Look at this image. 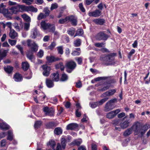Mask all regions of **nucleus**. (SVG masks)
<instances>
[{
	"label": "nucleus",
	"instance_id": "1",
	"mask_svg": "<svg viewBox=\"0 0 150 150\" xmlns=\"http://www.w3.org/2000/svg\"><path fill=\"white\" fill-rule=\"evenodd\" d=\"M132 127L134 131V135L140 134L141 136H143L148 128L146 125L142 126L138 122L134 123Z\"/></svg>",
	"mask_w": 150,
	"mask_h": 150
},
{
	"label": "nucleus",
	"instance_id": "2",
	"mask_svg": "<svg viewBox=\"0 0 150 150\" xmlns=\"http://www.w3.org/2000/svg\"><path fill=\"white\" fill-rule=\"evenodd\" d=\"M19 11H29L32 12H37L38 11L37 8L34 7L33 6H26L23 5H18Z\"/></svg>",
	"mask_w": 150,
	"mask_h": 150
},
{
	"label": "nucleus",
	"instance_id": "3",
	"mask_svg": "<svg viewBox=\"0 0 150 150\" xmlns=\"http://www.w3.org/2000/svg\"><path fill=\"white\" fill-rule=\"evenodd\" d=\"M116 55V53H112L105 56L103 59L105 64L108 65L114 63V57Z\"/></svg>",
	"mask_w": 150,
	"mask_h": 150
},
{
	"label": "nucleus",
	"instance_id": "4",
	"mask_svg": "<svg viewBox=\"0 0 150 150\" xmlns=\"http://www.w3.org/2000/svg\"><path fill=\"white\" fill-rule=\"evenodd\" d=\"M27 44L28 47H30V50L32 52H36L38 48V45L34 42L31 40H27Z\"/></svg>",
	"mask_w": 150,
	"mask_h": 150
},
{
	"label": "nucleus",
	"instance_id": "5",
	"mask_svg": "<svg viewBox=\"0 0 150 150\" xmlns=\"http://www.w3.org/2000/svg\"><path fill=\"white\" fill-rule=\"evenodd\" d=\"M109 37V36L104 31L98 33L95 36L96 39L98 41L106 40Z\"/></svg>",
	"mask_w": 150,
	"mask_h": 150
},
{
	"label": "nucleus",
	"instance_id": "6",
	"mask_svg": "<svg viewBox=\"0 0 150 150\" xmlns=\"http://www.w3.org/2000/svg\"><path fill=\"white\" fill-rule=\"evenodd\" d=\"M115 82V81L114 80L112 79L108 83H105L103 84L100 87H99L98 88V91H104L108 89L110 87V84L111 83H114Z\"/></svg>",
	"mask_w": 150,
	"mask_h": 150
},
{
	"label": "nucleus",
	"instance_id": "7",
	"mask_svg": "<svg viewBox=\"0 0 150 150\" xmlns=\"http://www.w3.org/2000/svg\"><path fill=\"white\" fill-rule=\"evenodd\" d=\"M76 66V63L74 61H71L68 62L66 64V67L69 69H67V72L71 73L75 69Z\"/></svg>",
	"mask_w": 150,
	"mask_h": 150
},
{
	"label": "nucleus",
	"instance_id": "8",
	"mask_svg": "<svg viewBox=\"0 0 150 150\" xmlns=\"http://www.w3.org/2000/svg\"><path fill=\"white\" fill-rule=\"evenodd\" d=\"M120 111V110L119 109L111 111L106 114V117L110 119H113Z\"/></svg>",
	"mask_w": 150,
	"mask_h": 150
},
{
	"label": "nucleus",
	"instance_id": "9",
	"mask_svg": "<svg viewBox=\"0 0 150 150\" xmlns=\"http://www.w3.org/2000/svg\"><path fill=\"white\" fill-rule=\"evenodd\" d=\"M101 14V11L98 9H96L93 11L90 12L88 13L89 16L95 17L100 16Z\"/></svg>",
	"mask_w": 150,
	"mask_h": 150
},
{
	"label": "nucleus",
	"instance_id": "10",
	"mask_svg": "<svg viewBox=\"0 0 150 150\" xmlns=\"http://www.w3.org/2000/svg\"><path fill=\"white\" fill-rule=\"evenodd\" d=\"M131 122L130 119H127L126 120L120 122L119 124L121 128L124 129L129 126V123Z\"/></svg>",
	"mask_w": 150,
	"mask_h": 150
},
{
	"label": "nucleus",
	"instance_id": "11",
	"mask_svg": "<svg viewBox=\"0 0 150 150\" xmlns=\"http://www.w3.org/2000/svg\"><path fill=\"white\" fill-rule=\"evenodd\" d=\"M43 111L47 115L52 116L54 115V111L52 108L45 107L43 108Z\"/></svg>",
	"mask_w": 150,
	"mask_h": 150
},
{
	"label": "nucleus",
	"instance_id": "12",
	"mask_svg": "<svg viewBox=\"0 0 150 150\" xmlns=\"http://www.w3.org/2000/svg\"><path fill=\"white\" fill-rule=\"evenodd\" d=\"M42 67L43 70L42 73L43 75L45 76H48L50 73V67H48L46 65H43L42 66Z\"/></svg>",
	"mask_w": 150,
	"mask_h": 150
},
{
	"label": "nucleus",
	"instance_id": "13",
	"mask_svg": "<svg viewBox=\"0 0 150 150\" xmlns=\"http://www.w3.org/2000/svg\"><path fill=\"white\" fill-rule=\"evenodd\" d=\"M66 140L64 138H62L61 139V146L59 143H58L57 147L56 150H61V148L64 149L66 145Z\"/></svg>",
	"mask_w": 150,
	"mask_h": 150
},
{
	"label": "nucleus",
	"instance_id": "14",
	"mask_svg": "<svg viewBox=\"0 0 150 150\" xmlns=\"http://www.w3.org/2000/svg\"><path fill=\"white\" fill-rule=\"evenodd\" d=\"M9 10L11 14H16L19 12L18 5L16 6H13L9 8Z\"/></svg>",
	"mask_w": 150,
	"mask_h": 150
},
{
	"label": "nucleus",
	"instance_id": "15",
	"mask_svg": "<svg viewBox=\"0 0 150 150\" xmlns=\"http://www.w3.org/2000/svg\"><path fill=\"white\" fill-rule=\"evenodd\" d=\"M114 108V107L113 104H110L108 102L105 105L104 110L105 112H108L112 110Z\"/></svg>",
	"mask_w": 150,
	"mask_h": 150
},
{
	"label": "nucleus",
	"instance_id": "16",
	"mask_svg": "<svg viewBox=\"0 0 150 150\" xmlns=\"http://www.w3.org/2000/svg\"><path fill=\"white\" fill-rule=\"evenodd\" d=\"M116 91V90L115 89L110 90L103 93L102 94V96L103 97L111 96L113 95L115 93Z\"/></svg>",
	"mask_w": 150,
	"mask_h": 150
},
{
	"label": "nucleus",
	"instance_id": "17",
	"mask_svg": "<svg viewBox=\"0 0 150 150\" xmlns=\"http://www.w3.org/2000/svg\"><path fill=\"white\" fill-rule=\"evenodd\" d=\"M78 127V124L75 123H70L68 125L67 127V129L68 130H74L75 129L77 128Z\"/></svg>",
	"mask_w": 150,
	"mask_h": 150
},
{
	"label": "nucleus",
	"instance_id": "18",
	"mask_svg": "<svg viewBox=\"0 0 150 150\" xmlns=\"http://www.w3.org/2000/svg\"><path fill=\"white\" fill-rule=\"evenodd\" d=\"M9 37L12 39H14L18 36L17 33L13 29L10 30Z\"/></svg>",
	"mask_w": 150,
	"mask_h": 150
},
{
	"label": "nucleus",
	"instance_id": "19",
	"mask_svg": "<svg viewBox=\"0 0 150 150\" xmlns=\"http://www.w3.org/2000/svg\"><path fill=\"white\" fill-rule=\"evenodd\" d=\"M9 49L7 50H0V62L4 57H6Z\"/></svg>",
	"mask_w": 150,
	"mask_h": 150
},
{
	"label": "nucleus",
	"instance_id": "20",
	"mask_svg": "<svg viewBox=\"0 0 150 150\" xmlns=\"http://www.w3.org/2000/svg\"><path fill=\"white\" fill-rule=\"evenodd\" d=\"M46 59L49 62L51 63L59 61L60 59L58 57H55L53 56H49L47 57Z\"/></svg>",
	"mask_w": 150,
	"mask_h": 150
},
{
	"label": "nucleus",
	"instance_id": "21",
	"mask_svg": "<svg viewBox=\"0 0 150 150\" xmlns=\"http://www.w3.org/2000/svg\"><path fill=\"white\" fill-rule=\"evenodd\" d=\"M42 28L44 30H48L50 28L51 24L50 23H46L44 21H42L40 23Z\"/></svg>",
	"mask_w": 150,
	"mask_h": 150
},
{
	"label": "nucleus",
	"instance_id": "22",
	"mask_svg": "<svg viewBox=\"0 0 150 150\" xmlns=\"http://www.w3.org/2000/svg\"><path fill=\"white\" fill-rule=\"evenodd\" d=\"M51 79L54 81H58L59 80V74L58 72L54 73L50 76Z\"/></svg>",
	"mask_w": 150,
	"mask_h": 150
},
{
	"label": "nucleus",
	"instance_id": "23",
	"mask_svg": "<svg viewBox=\"0 0 150 150\" xmlns=\"http://www.w3.org/2000/svg\"><path fill=\"white\" fill-rule=\"evenodd\" d=\"M0 127L2 129L6 130L9 128V126L6 123L0 120Z\"/></svg>",
	"mask_w": 150,
	"mask_h": 150
},
{
	"label": "nucleus",
	"instance_id": "24",
	"mask_svg": "<svg viewBox=\"0 0 150 150\" xmlns=\"http://www.w3.org/2000/svg\"><path fill=\"white\" fill-rule=\"evenodd\" d=\"M93 22L97 25H102L105 23V20L102 18H98L95 19Z\"/></svg>",
	"mask_w": 150,
	"mask_h": 150
},
{
	"label": "nucleus",
	"instance_id": "25",
	"mask_svg": "<svg viewBox=\"0 0 150 150\" xmlns=\"http://www.w3.org/2000/svg\"><path fill=\"white\" fill-rule=\"evenodd\" d=\"M14 78L15 81L17 82L20 81L22 80V76L21 74L18 73L16 74L14 76Z\"/></svg>",
	"mask_w": 150,
	"mask_h": 150
},
{
	"label": "nucleus",
	"instance_id": "26",
	"mask_svg": "<svg viewBox=\"0 0 150 150\" xmlns=\"http://www.w3.org/2000/svg\"><path fill=\"white\" fill-rule=\"evenodd\" d=\"M46 83L47 86L49 88H52L54 86L53 82L51 80L48 79H46Z\"/></svg>",
	"mask_w": 150,
	"mask_h": 150
},
{
	"label": "nucleus",
	"instance_id": "27",
	"mask_svg": "<svg viewBox=\"0 0 150 150\" xmlns=\"http://www.w3.org/2000/svg\"><path fill=\"white\" fill-rule=\"evenodd\" d=\"M133 129L131 127L130 128L127 129L124 132L123 135L125 136H127L130 135L132 132Z\"/></svg>",
	"mask_w": 150,
	"mask_h": 150
},
{
	"label": "nucleus",
	"instance_id": "28",
	"mask_svg": "<svg viewBox=\"0 0 150 150\" xmlns=\"http://www.w3.org/2000/svg\"><path fill=\"white\" fill-rule=\"evenodd\" d=\"M27 58L31 61L33 62L34 57L33 52H28L26 54Z\"/></svg>",
	"mask_w": 150,
	"mask_h": 150
},
{
	"label": "nucleus",
	"instance_id": "29",
	"mask_svg": "<svg viewBox=\"0 0 150 150\" xmlns=\"http://www.w3.org/2000/svg\"><path fill=\"white\" fill-rule=\"evenodd\" d=\"M22 68L25 71L27 70L29 67V64L27 62H23L22 64Z\"/></svg>",
	"mask_w": 150,
	"mask_h": 150
},
{
	"label": "nucleus",
	"instance_id": "30",
	"mask_svg": "<svg viewBox=\"0 0 150 150\" xmlns=\"http://www.w3.org/2000/svg\"><path fill=\"white\" fill-rule=\"evenodd\" d=\"M4 70L7 73H10L11 72L13 69V67L10 66L4 67Z\"/></svg>",
	"mask_w": 150,
	"mask_h": 150
},
{
	"label": "nucleus",
	"instance_id": "31",
	"mask_svg": "<svg viewBox=\"0 0 150 150\" xmlns=\"http://www.w3.org/2000/svg\"><path fill=\"white\" fill-rule=\"evenodd\" d=\"M22 17L25 21L28 22H30L31 21L30 17L26 14H24L21 15Z\"/></svg>",
	"mask_w": 150,
	"mask_h": 150
},
{
	"label": "nucleus",
	"instance_id": "32",
	"mask_svg": "<svg viewBox=\"0 0 150 150\" xmlns=\"http://www.w3.org/2000/svg\"><path fill=\"white\" fill-rule=\"evenodd\" d=\"M75 30L74 28H71L68 29L67 30V32L68 34L71 36H73L75 33Z\"/></svg>",
	"mask_w": 150,
	"mask_h": 150
},
{
	"label": "nucleus",
	"instance_id": "33",
	"mask_svg": "<svg viewBox=\"0 0 150 150\" xmlns=\"http://www.w3.org/2000/svg\"><path fill=\"white\" fill-rule=\"evenodd\" d=\"M13 132L11 130H9L8 132V136L7 139L10 141H12L13 138Z\"/></svg>",
	"mask_w": 150,
	"mask_h": 150
},
{
	"label": "nucleus",
	"instance_id": "34",
	"mask_svg": "<svg viewBox=\"0 0 150 150\" xmlns=\"http://www.w3.org/2000/svg\"><path fill=\"white\" fill-rule=\"evenodd\" d=\"M83 34V31L82 29H78L76 31V33L74 36V37L77 36H81Z\"/></svg>",
	"mask_w": 150,
	"mask_h": 150
},
{
	"label": "nucleus",
	"instance_id": "35",
	"mask_svg": "<svg viewBox=\"0 0 150 150\" xmlns=\"http://www.w3.org/2000/svg\"><path fill=\"white\" fill-rule=\"evenodd\" d=\"M31 38H35L37 34V30L36 28H35L33 29L32 31Z\"/></svg>",
	"mask_w": 150,
	"mask_h": 150
},
{
	"label": "nucleus",
	"instance_id": "36",
	"mask_svg": "<svg viewBox=\"0 0 150 150\" xmlns=\"http://www.w3.org/2000/svg\"><path fill=\"white\" fill-rule=\"evenodd\" d=\"M56 68L57 69L60 68L62 71L64 70V66L62 62H60L59 64L56 65Z\"/></svg>",
	"mask_w": 150,
	"mask_h": 150
},
{
	"label": "nucleus",
	"instance_id": "37",
	"mask_svg": "<svg viewBox=\"0 0 150 150\" xmlns=\"http://www.w3.org/2000/svg\"><path fill=\"white\" fill-rule=\"evenodd\" d=\"M56 126L54 122H50L47 123L46 126L47 128H51L55 127Z\"/></svg>",
	"mask_w": 150,
	"mask_h": 150
},
{
	"label": "nucleus",
	"instance_id": "38",
	"mask_svg": "<svg viewBox=\"0 0 150 150\" xmlns=\"http://www.w3.org/2000/svg\"><path fill=\"white\" fill-rule=\"evenodd\" d=\"M74 46L75 47H79L81 45V40L78 39L75 40L74 42Z\"/></svg>",
	"mask_w": 150,
	"mask_h": 150
},
{
	"label": "nucleus",
	"instance_id": "39",
	"mask_svg": "<svg viewBox=\"0 0 150 150\" xmlns=\"http://www.w3.org/2000/svg\"><path fill=\"white\" fill-rule=\"evenodd\" d=\"M54 133L55 134L59 135L62 133V130L60 128H56L54 129Z\"/></svg>",
	"mask_w": 150,
	"mask_h": 150
},
{
	"label": "nucleus",
	"instance_id": "40",
	"mask_svg": "<svg viewBox=\"0 0 150 150\" xmlns=\"http://www.w3.org/2000/svg\"><path fill=\"white\" fill-rule=\"evenodd\" d=\"M30 24V22L25 23L24 25V29L28 31L29 29Z\"/></svg>",
	"mask_w": 150,
	"mask_h": 150
},
{
	"label": "nucleus",
	"instance_id": "41",
	"mask_svg": "<svg viewBox=\"0 0 150 150\" xmlns=\"http://www.w3.org/2000/svg\"><path fill=\"white\" fill-rule=\"evenodd\" d=\"M58 51V53L59 54H62L63 53V48L62 46H60L57 47Z\"/></svg>",
	"mask_w": 150,
	"mask_h": 150
},
{
	"label": "nucleus",
	"instance_id": "42",
	"mask_svg": "<svg viewBox=\"0 0 150 150\" xmlns=\"http://www.w3.org/2000/svg\"><path fill=\"white\" fill-rule=\"evenodd\" d=\"M108 99V98H105L97 102L98 105H101Z\"/></svg>",
	"mask_w": 150,
	"mask_h": 150
},
{
	"label": "nucleus",
	"instance_id": "43",
	"mask_svg": "<svg viewBox=\"0 0 150 150\" xmlns=\"http://www.w3.org/2000/svg\"><path fill=\"white\" fill-rule=\"evenodd\" d=\"M23 3L27 5H30L34 1V0H22Z\"/></svg>",
	"mask_w": 150,
	"mask_h": 150
},
{
	"label": "nucleus",
	"instance_id": "44",
	"mask_svg": "<svg viewBox=\"0 0 150 150\" xmlns=\"http://www.w3.org/2000/svg\"><path fill=\"white\" fill-rule=\"evenodd\" d=\"M58 5L56 3H54L52 4L51 7H50V10L51 11L56 9L58 7Z\"/></svg>",
	"mask_w": 150,
	"mask_h": 150
},
{
	"label": "nucleus",
	"instance_id": "45",
	"mask_svg": "<svg viewBox=\"0 0 150 150\" xmlns=\"http://www.w3.org/2000/svg\"><path fill=\"white\" fill-rule=\"evenodd\" d=\"M68 18L66 17L64 19H60L59 21V23L60 24H64L68 21Z\"/></svg>",
	"mask_w": 150,
	"mask_h": 150
},
{
	"label": "nucleus",
	"instance_id": "46",
	"mask_svg": "<svg viewBox=\"0 0 150 150\" xmlns=\"http://www.w3.org/2000/svg\"><path fill=\"white\" fill-rule=\"evenodd\" d=\"M82 142L81 141L79 140H75L74 141L71 143V144L77 146H79L81 143Z\"/></svg>",
	"mask_w": 150,
	"mask_h": 150
},
{
	"label": "nucleus",
	"instance_id": "47",
	"mask_svg": "<svg viewBox=\"0 0 150 150\" xmlns=\"http://www.w3.org/2000/svg\"><path fill=\"white\" fill-rule=\"evenodd\" d=\"M68 79L67 76L65 74H63L62 75L60 80L62 81H65L67 80Z\"/></svg>",
	"mask_w": 150,
	"mask_h": 150
},
{
	"label": "nucleus",
	"instance_id": "48",
	"mask_svg": "<svg viewBox=\"0 0 150 150\" xmlns=\"http://www.w3.org/2000/svg\"><path fill=\"white\" fill-rule=\"evenodd\" d=\"M44 12L45 13V14L44 15L45 17L48 16L50 13V11L47 8H46L44 9Z\"/></svg>",
	"mask_w": 150,
	"mask_h": 150
},
{
	"label": "nucleus",
	"instance_id": "49",
	"mask_svg": "<svg viewBox=\"0 0 150 150\" xmlns=\"http://www.w3.org/2000/svg\"><path fill=\"white\" fill-rule=\"evenodd\" d=\"M8 41L9 43L12 46L15 45L16 43V40H12L9 39L8 40Z\"/></svg>",
	"mask_w": 150,
	"mask_h": 150
},
{
	"label": "nucleus",
	"instance_id": "50",
	"mask_svg": "<svg viewBox=\"0 0 150 150\" xmlns=\"http://www.w3.org/2000/svg\"><path fill=\"white\" fill-rule=\"evenodd\" d=\"M44 54V51L41 50H40L37 54V56L39 58H41Z\"/></svg>",
	"mask_w": 150,
	"mask_h": 150
},
{
	"label": "nucleus",
	"instance_id": "51",
	"mask_svg": "<svg viewBox=\"0 0 150 150\" xmlns=\"http://www.w3.org/2000/svg\"><path fill=\"white\" fill-rule=\"evenodd\" d=\"M49 32H53L55 30V25L53 24H51L50 28L48 29Z\"/></svg>",
	"mask_w": 150,
	"mask_h": 150
},
{
	"label": "nucleus",
	"instance_id": "52",
	"mask_svg": "<svg viewBox=\"0 0 150 150\" xmlns=\"http://www.w3.org/2000/svg\"><path fill=\"white\" fill-rule=\"evenodd\" d=\"M14 28L16 30L18 31H20V29L17 23H13V25Z\"/></svg>",
	"mask_w": 150,
	"mask_h": 150
},
{
	"label": "nucleus",
	"instance_id": "53",
	"mask_svg": "<svg viewBox=\"0 0 150 150\" xmlns=\"http://www.w3.org/2000/svg\"><path fill=\"white\" fill-rule=\"evenodd\" d=\"M42 122L41 121H37L36 122L34 126L35 128H38L42 124Z\"/></svg>",
	"mask_w": 150,
	"mask_h": 150
},
{
	"label": "nucleus",
	"instance_id": "54",
	"mask_svg": "<svg viewBox=\"0 0 150 150\" xmlns=\"http://www.w3.org/2000/svg\"><path fill=\"white\" fill-rule=\"evenodd\" d=\"M45 17H46L43 13H40L38 16L37 19L38 20H40L44 18Z\"/></svg>",
	"mask_w": 150,
	"mask_h": 150
},
{
	"label": "nucleus",
	"instance_id": "55",
	"mask_svg": "<svg viewBox=\"0 0 150 150\" xmlns=\"http://www.w3.org/2000/svg\"><path fill=\"white\" fill-rule=\"evenodd\" d=\"M119 120L117 119H115L113 120L112 122V124L114 126H117L119 125Z\"/></svg>",
	"mask_w": 150,
	"mask_h": 150
},
{
	"label": "nucleus",
	"instance_id": "56",
	"mask_svg": "<svg viewBox=\"0 0 150 150\" xmlns=\"http://www.w3.org/2000/svg\"><path fill=\"white\" fill-rule=\"evenodd\" d=\"M56 45V44L55 42H53L51 43L50 45L48 47L49 49L52 50Z\"/></svg>",
	"mask_w": 150,
	"mask_h": 150
},
{
	"label": "nucleus",
	"instance_id": "57",
	"mask_svg": "<svg viewBox=\"0 0 150 150\" xmlns=\"http://www.w3.org/2000/svg\"><path fill=\"white\" fill-rule=\"evenodd\" d=\"M77 62L79 64H81L82 63V59L81 57H76L75 58Z\"/></svg>",
	"mask_w": 150,
	"mask_h": 150
},
{
	"label": "nucleus",
	"instance_id": "58",
	"mask_svg": "<svg viewBox=\"0 0 150 150\" xmlns=\"http://www.w3.org/2000/svg\"><path fill=\"white\" fill-rule=\"evenodd\" d=\"M91 106L92 108H95L98 105L97 102H93L90 103Z\"/></svg>",
	"mask_w": 150,
	"mask_h": 150
},
{
	"label": "nucleus",
	"instance_id": "59",
	"mask_svg": "<svg viewBox=\"0 0 150 150\" xmlns=\"http://www.w3.org/2000/svg\"><path fill=\"white\" fill-rule=\"evenodd\" d=\"M105 44L103 42L97 43L95 44V45L97 47H103V45H104Z\"/></svg>",
	"mask_w": 150,
	"mask_h": 150
},
{
	"label": "nucleus",
	"instance_id": "60",
	"mask_svg": "<svg viewBox=\"0 0 150 150\" xmlns=\"http://www.w3.org/2000/svg\"><path fill=\"white\" fill-rule=\"evenodd\" d=\"M135 52V50L134 49H132L131 50V51L129 52L128 56V58L129 59H130L131 56Z\"/></svg>",
	"mask_w": 150,
	"mask_h": 150
},
{
	"label": "nucleus",
	"instance_id": "61",
	"mask_svg": "<svg viewBox=\"0 0 150 150\" xmlns=\"http://www.w3.org/2000/svg\"><path fill=\"white\" fill-rule=\"evenodd\" d=\"M80 52L76 51H74L72 52L71 54L74 56H78L80 54Z\"/></svg>",
	"mask_w": 150,
	"mask_h": 150
},
{
	"label": "nucleus",
	"instance_id": "62",
	"mask_svg": "<svg viewBox=\"0 0 150 150\" xmlns=\"http://www.w3.org/2000/svg\"><path fill=\"white\" fill-rule=\"evenodd\" d=\"M79 110V109H77L76 111V115L78 117H80L81 115V113Z\"/></svg>",
	"mask_w": 150,
	"mask_h": 150
},
{
	"label": "nucleus",
	"instance_id": "63",
	"mask_svg": "<svg viewBox=\"0 0 150 150\" xmlns=\"http://www.w3.org/2000/svg\"><path fill=\"white\" fill-rule=\"evenodd\" d=\"M91 150H97V145L94 143H92L91 144Z\"/></svg>",
	"mask_w": 150,
	"mask_h": 150
},
{
	"label": "nucleus",
	"instance_id": "64",
	"mask_svg": "<svg viewBox=\"0 0 150 150\" xmlns=\"http://www.w3.org/2000/svg\"><path fill=\"white\" fill-rule=\"evenodd\" d=\"M49 143L52 146L53 149H54V147L55 145V143L54 141L51 140L49 141Z\"/></svg>",
	"mask_w": 150,
	"mask_h": 150
}]
</instances>
